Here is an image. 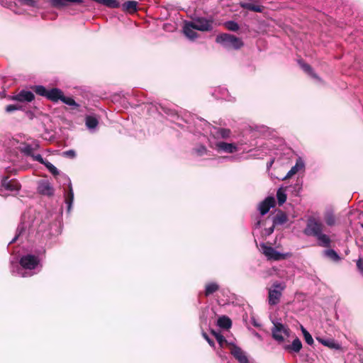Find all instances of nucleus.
Wrapping results in <instances>:
<instances>
[{
  "label": "nucleus",
  "instance_id": "1",
  "mask_svg": "<svg viewBox=\"0 0 363 363\" xmlns=\"http://www.w3.org/2000/svg\"><path fill=\"white\" fill-rule=\"evenodd\" d=\"M45 254V249L42 247L35 250L33 254H26L22 256L19 263L11 261V274L21 277H28L37 274L43 267L41 262Z\"/></svg>",
  "mask_w": 363,
  "mask_h": 363
},
{
  "label": "nucleus",
  "instance_id": "2",
  "mask_svg": "<svg viewBox=\"0 0 363 363\" xmlns=\"http://www.w3.org/2000/svg\"><path fill=\"white\" fill-rule=\"evenodd\" d=\"M323 224L318 219L310 217L306 223L303 233L310 237L315 238L318 246L323 247H330L331 245V239L329 235L323 233Z\"/></svg>",
  "mask_w": 363,
  "mask_h": 363
},
{
  "label": "nucleus",
  "instance_id": "3",
  "mask_svg": "<svg viewBox=\"0 0 363 363\" xmlns=\"http://www.w3.org/2000/svg\"><path fill=\"white\" fill-rule=\"evenodd\" d=\"M45 166L46 167V168L49 170V172L52 174H53L54 176H57V175L60 176L65 180V182L68 184L69 189L67 192H65V202L67 204V212L69 213L72 210V204H73V201H74V191L72 189V184H71L69 178L67 177L64 174H60V171L57 169V168L48 161L46 162Z\"/></svg>",
  "mask_w": 363,
  "mask_h": 363
},
{
  "label": "nucleus",
  "instance_id": "4",
  "mask_svg": "<svg viewBox=\"0 0 363 363\" xmlns=\"http://www.w3.org/2000/svg\"><path fill=\"white\" fill-rule=\"evenodd\" d=\"M272 337L278 344H283L291 336V330L289 327L277 319L272 320Z\"/></svg>",
  "mask_w": 363,
  "mask_h": 363
},
{
  "label": "nucleus",
  "instance_id": "5",
  "mask_svg": "<svg viewBox=\"0 0 363 363\" xmlns=\"http://www.w3.org/2000/svg\"><path fill=\"white\" fill-rule=\"evenodd\" d=\"M33 90L38 95L44 96L52 102L60 101L63 95L62 91L58 88L47 89L43 85L35 86Z\"/></svg>",
  "mask_w": 363,
  "mask_h": 363
},
{
  "label": "nucleus",
  "instance_id": "6",
  "mask_svg": "<svg viewBox=\"0 0 363 363\" xmlns=\"http://www.w3.org/2000/svg\"><path fill=\"white\" fill-rule=\"evenodd\" d=\"M216 42L227 49L238 50L243 45L240 38L228 33L218 35L216 37Z\"/></svg>",
  "mask_w": 363,
  "mask_h": 363
},
{
  "label": "nucleus",
  "instance_id": "7",
  "mask_svg": "<svg viewBox=\"0 0 363 363\" xmlns=\"http://www.w3.org/2000/svg\"><path fill=\"white\" fill-rule=\"evenodd\" d=\"M286 285L284 283L276 281L269 289L268 303L270 306L277 305L284 291Z\"/></svg>",
  "mask_w": 363,
  "mask_h": 363
},
{
  "label": "nucleus",
  "instance_id": "8",
  "mask_svg": "<svg viewBox=\"0 0 363 363\" xmlns=\"http://www.w3.org/2000/svg\"><path fill=\"white\" fill-rule=\"evenodd\" d=\"M20 184L16 179H10L7 177H3L0 184V195L7 196L9 193H17L20 189Z\"/></svg>",
  "mask_w": 363,
  "mask_h": 363
},
{
  "label": "nucleus",
  "instance_id": "9",
  "mask_svg": "<svg viewBox=\"0 0 363 363\" xmlns=\"http://www.w3.org/2000/svg\"><path fill=\"white\" fill-rule=\"evenodd\" d=\"M33 222L34 220H30L29 213H24L21 216V223L17 228L16 234L9 244L14 242L18 238L23 236L26 231L29 232L33 226Z\"/></svg>",
  "mask_w": 363,
  "mask_h": 363
},
{
  "label": "nucleus",
  "instance_id": "10",
  "mask_svg": "<svg viewBox=\"0 0 363 363\" xmlns=\"http://www.w3.org/2000/svg\"><path fill=\"white\" fill-rule=\"evenodd\" d=\"M197 30L211 31L213 28V21L211 18L197 17L190 21Z\"/></svg>",
  "mask_w": 363,
  "mask_h": 363
},
{
  "label": "nucleus",
  "instance_id": "11",
  "mask_svg": "<svg viewBox=\"0 0 363 363\" xmlns=\"http://www.w3.org/2000/svg\"><path fill=\"white\" fill-rule=\"evenodd\" d=\"M261 247L263 254L267 257L268 259L278 261L284 259L287 257V254L281 253L277 251L272 247L267 246L264 243L261 244Z\"/></svg>",
  "mask_w": 363,
  "mask_h": 363
},
{
  "label": "nucleus",
  "instance_id": "12",
  "mask_svg": "<svg viewBox=\"0 0 363 363\" xmlns=\"http://www.w3.org/2000/svg\"><path fill=\"white\" fill-rule=\"evenodd\" d=\"M275 199L273 196H268L258 205V210L262 216L267 214L270 208L274 207Z\"/></svg>",
  "mask_w": 363,
  "mask_h": 363
},
{
  "label": "nucleus",
  "instance_id": "13",
  "mask_svg": "<svg viewBox=\"0 0 363 363\" xmlns=\"http://www.w3.org/2000/svg\"><path fill=\"white\" fill-rule=\"evenodd\" d=\"M160 116H164L168 120L172 122L179 124V120L180 119L177 112L172 108L164 107L160 104Z\"/></svg>",
  "mask_w": 363,
  "mask_h": 363
},
{
  "label": "nucleus",
  "instance_id": "14",
  "mask_svg": "<svg viewBox=\"0 0 363 363\" xmlns=\"http://www.w3.org/2000/svg\"><path fill=\"white\" fill-rule=\"evenodd\" d=\"M215 149L218 152L233 153L238 150V147L233 143L218 142L216 143Z\"/></svg>",
  "mask_w": 363,
  "mask_h": 363
},
{
  "label": "nucleus",
  "instance_id": "15",
  "mask_svg": "<svg viewBox=\"0 0 363 363\" xmlns=\"http://www.w3.org/2000/svg\"><path fill=\"white\" fill-rule=\"evenodd\" d=\"M34 98L35 96L32 91L21 90L18 94L12 97V100L20 102H30Z\"/></svg>",
  "mask_w": 363,
  "mask_h": 363
},
{
  "label": "nucleus",
  "instance_id": "16",
  "mask_svg": "<svg viewBox=\"0 0 363 363\" xmlns=\"http://www.w3.org/2000/svg\"><path fill=\"white\" fill-rule=\"evenodd\" d=\"M232 355L240 362V363H250L245 353L242 349L238 346L234 345L230 351Z\"/></svg>",
  "mask_w": 363,
  "mask_h": 363
},
{
  "label": "nucleus",
  "instance_id": "17",
  "mask_svg": "<svg viewBox=\"0 0 363 363\" xmlns=\"http://www.w3.org/2000/svg\"><path fill=\"white\" fill-rule=\"evenodd\" d=\"M232 355L240 362V363H250L245 353L242 349L238 346L234 345L230 351Z\"/></svg>",
  "mask_w": 363,
  "mask_h": 363
},
{
  "label": "nucleus",
  "instance_id": "18",
  "mask_svg": "<svg viewBox=\"0 0 363 363\" xmlns=\"http://www.w3.org/2000/svg\"><path fill=\"white\" fill-rule=\"evenodd\" d=\"M284 350L298 353L302 348V343L299 338L296 337L291 345H283Z\"/></svg>",
  "mask_w": 363,
  "mask_h": 363
},
{
  "label": "nucleus",
  "instance_id": "19",
  "mask_svg": "<svg viewBox=\"0 0 363 363\" xmlns=\"http://www.w3.org/2000/svg\"><path fill=\"white\" fill-rule=\"evenodd\" d=\"M38 192L45 196H52L54 194V189L48 182H42L38 187Z\"/></svg>",
  "mask_w": 363,
  "mask_h": 363
},
{
  "label": "nucleus",
  "instance_id": "20",
  "mask_svg": "<svg viewBox=\"0 0 363 363\" xmlns=\"http://www.w3.org/2000/svg\"><path fill=\"white\" fill-rule=\"evenodd\" d=\"M194 30L196 29L193 28V25L191 22L185 23L183 28V31L186 38L191 40H194L198 37V35Z\"/></svg>",
  "mask_w": 363,
  "mask_h": 363
},
{
  "label": "nucleus",
  "instance_id": "21",
  "mask_svg": "<svg viewBox=\"0 0 363 363\" xmlns=\"http://www.w3.org/2000/svg\"><path fill=\"white\" fill-rule=\"evenodd\" d=\"M121 6L122 10L126 13H134L138 11V2L136 1H126Z\"/></svg>",
  "mask_w": 363,
  "mask_h": 363
},
{
  "label": "nucleus",
  "instance_id": "22",
  "mask_svg": "<svg viewBox=\"0 0 363 363\" xmlns=\"http://www.w3.org/2000/svg\"><path fill=\"white\" fill-rule=\"evenodd\" d=\"M305 167L304 162L301 159L298 158L296 160L295 165H294L291 169L288 172L284 179L289 178L296 174L298 171L303 169Z\"/></svg>",
  "mask_w": 363,
  "mask_h": 363
},
{
  "label": "nucleus",
  "instance_id": "23",
  "mask_svg": "<svg viewBox=\"0 0 363 363\" xmlns=\"http://www.w3.org/2000/svg\"><path fill=\"white\" fill-rule=\"evenodd\" d=\"M316 340L318 342L321 343L323 345L326 346L331 349H339L340 345L336 342L333 339L331 338H324L323 337H316Z\"/></svg>",
  "mask_w": 363,
  "mask_h": 363
},
{
  "label": "nucleus",
  "instance_id": "24",
  "mask_svg": "<svg viewBox=\"0 0 363 363\" xmlns=\"http://www.w3.org/2000/svg\"><path fill=\"white\" fill-rule=\"evenodd\" d=\"M85 125L88 130L93 133L99 125V121L95 116L89 115L85 118Z\"/></svg>",
  "mask_w": 363,
  "mask_h": 363
},
{
  "label": "nucleus",
  "instance_id": "25",
  "mask_svg": "<svg viewBox=\"0 0 363 363\" xmlns=\"http://www.w3.org/2000/svg\"><path fill=\"white\" fill-rule=\"evenodd\" d=\"M323 255L335 262H337L341 259L340 256L335 250L333 249H327L323 250Z\"/></svg>",
  "mask_w": 363,
  "mask_h": 363
},
{
  "label": "nucleus",
  "instance_id": "26",
  "mask_svg": "<svg viewBox=\"0 0 363 363\" xmlns=\"http://www.w3.org/2000/svg\"><path fill=\"white\" fill-rule=\"evenodd\" d=\"M212 95L216 99H223L225 100L228 99V91L224 87H218Z\"/></svg>",
  "mask_w": 363,
  "mask_h": 363
},
{
  "label": "nucleus",
  "instance_id": "27",
  "mask_svg": "<svg viewBox=\"0 0 363 363\" xmlns=\"http://www.w3.org/2000/svg\"><path fill=\"white\" fill-rule=\"evenodd\" d=\"M213 131L211 132L212 134L216 135L218 138H228L230 135V130L227 128H213Z\"/></svg>",
  "mask_w": 363,
  "mask_h": 363
},
{
  "label": "nucleus",
  "instance_id": "28",
  "mask_svg": "<svg viewBox=\"0 0 363 363\" xmlns=\"http://www.w3.org/2000/svg\"><path fill=\"white\" fill-rule=\"evenodd\" d=\"M95 1L110 9H116L121 6V0H95Z\"/></svg>",
  "mask_w": 363,
  "mask_h": 363
},
{
  "label": "nucleus",
  "instance_id": "29",
  "mask_svg": "<svg viewBox=\"0 0 363 363\" xmlns=\"http://www.w3.org/2000/svg\"><path fill=\"white\" fill-rule=\"evenodd\" d=\"M217 324L221 328L228 329L231 327L232 322L228 317L223 315L218 318Z\"/></svg>",
  "mask_w": 363,
  "mask_h": 363
},
{
  "label": "nucleus",
  "instance_id": "30",
  "mask_svg": "<svg viewBox=\"0 0 363 363\" xmlns=\"http://www.w3.org/2000/svg\"><path fill=\"white\" fill-rule=\"evenodd\" d=\"M60 101L62 103L71 106L72 109H77L80 106V105L77 103L73 98L65 96L64 94L62 95Z\"/></svg>",
  "mask_w": 363,
  "mask_h": 363
},
{
  "label": "nucleus",
  "instance_id": "31",
  "mask_svg": "<svg viewBox=\"0 0 363 363\" xmlns=\"http://www.w3.org/2000/svg\"><path fill=\"white\" fill-rule=\"evenodd\" d=\"M240 6L242 8L252 11H255V12H262V8L261 6L255 5L252 3L241 2Z\"/></svg>",
  "mask_w": 363,
  "mask_h": 363
},
{
  "label": "nucleus",
  "instance_id": "32",
  "mask_svg": "<svg viewBox=\"0 0 363 363\" xmlns=\"http://www.w3.org/2000/svg\"><path fill=\"white\" fill-rule=\"evenodd\" d=\"M277 198L279 206L283 205L286 201V190L282 187L278 189L277 191Z\"/></svg>",
  "mask_w": 363,
  "mask_h": 363
},
{
  "label": "nucleus",
  "instance_id": "33",
  "mask_svg": "<svg viewBox=\"0 0 363 363\" xmlns=\"http://www.w3.org/2000/svg\"><path fill=\"white\" fill-rule=\"evenodd\" d=\"M33 147V146L30 144H23L20 146L19 150L24 155L31 157L34 153Z\"/></svg>",
  "mask_w": 363,
  "mask_h": 363
},
{
  "label": "nucleus",
  "instance_id": "34",
  "mask_svg": "<svg viewBox=\"0 0 363 363\" xmlns=\"http://www.w3.org/2000/svg\"><path fill=\"white\" fill-rule=\"evenodd\" d=\"M299 64H300V66L301 67V68L303 69V70L306 73H307L308 74H309L310 76H311L312 77H313L315 79H318V77L313 72L312 67L309 65L302 62L301 61H299Z\"/></svg>",
  "mask_w": 363,
  "mask_h": 363
},
{
  "label": "nucleus",
  "instance_id": "35",
  "mask_svg": "<svg viewBox=\"0 0 363 363\" xmlns=\"http://www.w3.org/2000/svg\"><path fill=\"white\" fill-rule=\"evenodd\" d=\"M219 286L216 283L211 282L208 283L206 286L205 295L206 296H210L218 289Z\"/></svg>",
  "mask_w": 363,
  "mask_h": 363
},
{
  "label": "nucleus",
  "instance_id": "36",
  "mask_svg": "<svg viewBox=\"0 0 363 363\" xmlns=\"http://www.w3.org/2000/svg\"><path fill=\"white\" fill-rule=\"evenodd\" d=\"M287 220L286 216L284 213H280L276 215L273 218L274 225H281L286 223Z\"/></svg>",
  "mask_w": 363,
  "mask_h": 363
},
{
  "label": "nucleus",
  "instance_id": "37",
  "mask_svg": "<svg viewBox=\"0 0 363 363\" xmlns=\"http://www.w3.org/2000/svg\"><path fill=\"white\" fill-rule=\"evenodd\" d=\"M194 152L197 156H203L207 155L208 150L206 147L203 145H199L196 147L194 148Z\"/></svg>",
  "mask_w": 363,
  "mask_h": 363
},
{
  "label": "nucleus",
  "instance_id": "38",
  "mask_svg": "<svg viewBox=\"0 0 363 363\" xmlns=\"http://www.w3.org/2000/svg\"><path fill=\"white\" fill-rule=\"evenodd\" d=\"M51 5L55 8H61L69 5V0H50Z\"/></svg>",
  "mask_w": 363,
  "mask_h": 363
},
{
  "label": "nucleus",
  "instance_id": "39",
  "mask_svg": "<svg viewBox=\"0 0 363 363\" xmlns=\"http://www.w3.org/2000/svg\"><path fill=\"white\" fill-rule=\"evenodd\" d=\"M225 28L231 31H237L239 29L238 23L233 21H228L225 23Z\"/></svg>",
  "mask_w": 363,
  "mask_h": 363
},
{
  "label": "nucleus",
  "instance_id": "40",
  "mask_svg": "<svg viewBox=\"0 0 363 363\" xmlns=\"http://www.w3.org/2000/svg\"><path fill=\"white\" fill-rule=\"evenodd\" d=\"M21 5H25L29 7H38L37 0H17Z\"/></svg>",
  "mask_w": 363,
  "mask_h": 363
},
{
  "label": "nucleus",
  "instance_id": "41",
  "mask_svg": "<svg viewBox=\"0 0 363 363\" xmlns=\"http://www.w3.org/2000/svg\"><path fill=\"white\" fill-rule=\"evenodd\" d=\"M301 330L306 342L309 345H312L313 344V339L311 335L303 327H301Z\"/></svg>",
  "mask_w": 363,
  "mask_h": 363
},
{
  "label": "nucleus",
  "instance_id": "42",
  "mask_svg": "<svg viewBox=\"0 0 363 363\" xmlns=\"http://www.w3.org/2000/svg\"><path fill=\"white\" fill-rule=\"evenodd\" d=\"M325 221L328 226H333L335 223V218L333 213H327L325 216Z\"/></svg>",
  "mask_w": 363,
  "mask_h": 363
},
{
  "label": "nucleus",
  "instance_id": "43",
  "mask_svg": "<svg viewBox=\"0 0 363 363\" xmlns=\"http://www.w3.org/2000/svg\"><path fill=\"white\" fill-rule=\"evenodd\" d=\"M61 233L60 221L55 223V228H51L49 234L51 235H57Z\"/></svg>",
  "mask_w": 363,
  "mask_h": 363
},
{
  "label": "nucleus",
  "instance_id": "44",
  "mask_svg": "<svg viewBox=\"0 0 363 363\" xmlns=\"http://www.w3.org/2000/svg\"><path fill=\"white\" fill-rule=\"evenodd\" d=\"M30 157L32 158V160L33 161H37L39 163H40L42 164H44V165L48 162L47 160H44L43 158V157L41 156V155H40V154H35V153H33V156H31Z\"/></svg>",
  "mask_w": 363,
  "mask_h": 363
},
{
  "label": "nucleus",
  "instance_id": "45",
  "mask_svg": "<svg viewBox=\"0 0 363 363\" xmlns=\"http://www.w3.org/2000/svg\"><path fill=\"white\" fill-rule=\"evenodd\" d=\"M21 108V106H20L15 105V104H9V105L6 106L5 111L7 113H11V112H13L15 111L19 110Z\"/></svg>",
  "mask_w": 363,
  "mask_h": 363
},
{
  "label": "nucleus",
  "instance_id": "46",
  "mask_svg": "<svg viewBox=\"0 0 363 363\" xmlns=\"http://www.w3.org/2000/svg\"><path fill=\"white\" fill-rule=\"evenodd\" d=\"M357 267L361 275L363 276V258H359L357 261Z\"/></svg>",
  "mask_w": 363,
  "mask_h": 363
},
{
  "label": "nucleus",
  "instance_id": "47",
  "mask_svg": "<svg viewBox=\"0 0 363 363\" xmlns=\"http://www.w3.org/2000/svg\"><path fill=\"white\" fill-rule=\"evenodd\" d=\"M213 333L219 344H222L223 342L225 341V337L221 334L216 333L215 332H213Z\"/></svg>",
  "mask_w": 363,
  "mask_h": 363
},
{
  "label": "nucleus",
  "instance_id": "48",
  "mask_svg": "<svg viewBox=\"0 0 363 363\" xmlns=\"http://www.w3.org/2000/svg\"><path fill=\"white\" fill-rule=\"evenodd\" d=\"M63 155L70 158H74L76 157V152L73 150H67L63 152Z\"/></svg>",
  "mask_w": 363,
  "mask_h": 363
},
{
  "label": "nucleus",
  "instance_id": "49",
  "mask_svg": "<svg viewBox=\"0 0 363 363\" xmlns=\"http://www.w3.org/2000/svg\"><path fill=\"white\" fill-rule=\"evenodd\" d=\"M203 337L206 340V341L211 346L214 345V342L208 337V335L206 333H203Z\"/></svg>",
  "mask_w": 363,
  "mask_h": 363
},
{
  "label": "nucleus",
  "instance_id": "50",
  "mask_svg": "<svg viewBox=\"0 0 363 363\" xmlns=\"http://www.w3.org/2000/svg\"><path fill=\"white\" fill-rule=\"evenodd\" d=\"M30 145L33 146V151L40 148V144L38 140H33L32 144H30Z\"/></svg>",
  "mask_w": 363,
  "mask_h": 363
},
{
  "label": "nucleus",
  "instance_id": "51",
  "mask_svg": "<svg viewBox=\"0 0 363 363\" xmlns=\"http://www.w3.org/2000/svg\"><path fill=\"white\" fill-rule=\"evenodd\" d=\"M251 322L252 324L256 328H259L261 326V325L254 318H252Z\"/></svg>",
  "mask_w": 363,
  "mask_h": 363
},
{
  "label": "nucleus",
  "instance_id": "52",
  "mask_svg": "<svg viewBox=\"0 0 363 363\" xmlns=\"http://www.w3.org/2000/svg\"><path fill=\"white\" fill-rule=\"evenodd\" d=\"M69 4H81L82 3V0H69Z\"/></svg>",
  "mask_w": 363,
  "mask_h": 363
},
{
  "label": "nucleus",
  "instance_id": "53",
  "mask_svg": "<svg viewBox=\"0 0 363 363\" xmlns=\"http://www.w3.org/2000/svg\"><path fill=\"white\" fill-rule=\"evenodd\" d=\"M274 232V226L269 228L268 230H267V234L269 235L271 233H272Z\"/></svg>",
  "mask_w": 363,
  "mask_h": 363
},
{
  "label": "nucleus",
  "instance_id": "54",
  "mask_svg": "<svg viewBox=\"0 0 363 363\" xmlns=\"http://www.w3.org/2000/svg\"><path fill=\"white\" fill-rule=\"evenodd\" d=\"M168 16V13H167L166 14L163 15L162 11H160V20L163 18H167Z\"/></svg>",
  "mask_w": 363,
  "mask_h": 363
},
{
  "label": "nucleus",
  "instance_id": "55",
  "mask_svg": "<svg viewBox=\"0 0 363 363\" xmlns=\"http://www.w3.org/2000/svg\"><path fill=\"white\" fill-rule=\"evenodd\" d=\"M255 336L258 337V338H261V335L258 333H255Z\"/></svg>",
  "mask_w": 363,
  "mask_h": 363
},
{
  "label": "nucleus",
  "instance_id": "56",
  "mask_svg": "<svg viewBox=\"0 0 363 363\" xmlns=\"http://www.w3.org/2000/svg\"><path fill=\"white\" fill-rule=\"evenodd\" d=\"M296 185L298 186V189L299 191L301 189V184H296Z\"/></svg>",
  "mask_w": 363,
  "mask_h": 363
},
{
  "label": "nucleus",
  "instance_id": "57",
  "mask_svg": "<svg viewBox=\"0 0 363 363\" xmlns=\"http://www.w3.org/2000/svg\"><path fill=\"white\" fill-rule=\"evenodd\" d=\"M252 157H253V158H256V157H257V155H252Z\"/></svg>",
  "mask_w": 363,
  "mask_h": 363
},
{
  "label": "nucleus",
  "instance_id": "58",
  "mask_svg": "<svg viewBox=\"0 0 363 363\" xmlns=\"http://www.w3.org/2000/svg\"><path fill=\"white\" fill-rule=\"evenodd\" d=\"M259 223H260V222H259V221H258V222L257 223V225L258 226V225H259Z\"/></svg>",
  "mask_w": 363,
  "mask_h": 363
},
{
  "label": "nucleus",
  "instance_id": "59",
  "mask_svg": "<svg viewBox=\"0 0 363 363\" xmlns=\"http://www.w3.org/2000/svg\"><path fill=\"white\" fill-rule=\"evenodd\" d=\"M273 161H272L270 163H269V165H272Z\"/></svg>",
  "mask_w": 363,
  "mask_h": 363
},
{
  "label": "nucleus",
  "instance_id": "60",
  "mask_svg": "<svg viewBox=\"0 0 363 363\" xmlns=\"http://www.w3.org/2000/svg\"><path fill=\"white\" fill-rule=\"evenodd\" d=\"M361 226H362V229H363V224H362V225H361Z\"/></svg>",
  "mask_w": 363,
  "mask_h": 363
}]
</instances>
